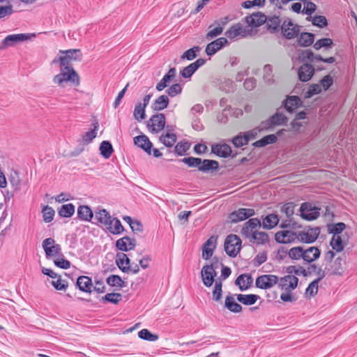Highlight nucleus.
I'll use <instances>...</instances> for the list:
<instances>
[{"label":"nucleus","mask_w":357,"mask_h":357,"mask_svg":"<svg viewBox=\"0 0 357 357\" xmlns=\"http://www.w3.org/2000/svg\"><path fill=\"white\" fill-rule=\"evenodd\" d=\"M93 129L90 130L85 132L82 136V141L84 144H89L91 143L94 138H96L97 135L96 131L98 129L99 124L98 121H96L93 123Z\"/></svg>","instance_id":"a19ab883"},{"label":"nucleus","mask_w":357,"mask_h":357,"mask_svg":"<svg viewBox=\"0 0 357 357\" xmlns=\"http://www.w3.org/2000/svg\"><path fill=\"white\" fill-rule=\"evenodd\" d=\"M296 234L291 231H280L275 234V241L280 243H288L294 240Z\"/></svg>","instance_id":"c756f323"},{"label":"nucleus","mask_w":357,"mask_h":357,"mask_svg":"<svg viewBox=\"0 0 357 357\" xmlns=\"http://www.w3.org/2000/svg\"><path fill=\"white\" fill-rule=\"evenodd\" d=\"M298 278L291 274H288L284 277L278 278V288L282 291L280 295V299L284 302H294L296 297L292 293L298 286Z\"/></svg>","instance_id":"f03ea898"},{"label":"nucleus","mask_w":357,"mask_h":357,"mask_svg":"<svg viewBox=\"0 0 357 357\" xmlns=\"http://www.w3.org/2000/svg\"><path fill=\"white\" fill-rule=\"evenodd\" d=\"M287 121V116L284 114L278 112L271 116V122L273 123L274 126L283 125Z\"/></svg>","instance_id":"4d7b16f0"},{"label":"nucleus","mask_w":357,"mask_h":357,"mask_svg":"<svg viewBox=\"0 0 357 357\" xmlns=\"http://www.w3.org/2000/svg\"><path fill=\"white\" fill-rule=\"evenodd\" d=\"M278 282V277L275 275H261L257 278L255 285L261 289H271Z\"/></svg>","instance_id":"4468645a"},{"label":"nucleus","mask_w":357,"mask_h":357,"mask_svg":"<svg viewBox=\"0 0 357 357\" xmlns=\"http://www.w3.org/2000/svg\"><path fill=\"white\" fill-rule=\"evenodd\" d=\"M255 214L253 208H241L231 212L229 215V219L231 222L236 223L247 220Z\"/></svg>","instance_id":"f8f14e48"},{"label":"nucleus","mask_w":357,"mask_h":357,"mask_svg":"<svg viewBox=\"0 0 357 357\" xmlns=\"http://www.w3.org/2000/svg\"><path fill=\"white\" fill-rule=\"evenodd\" d=\"M165 116L162 113L153 115L147 122V127L152 132L158 133L165 127Z\"/></svg>","instance_id":"9d476101"},{"label":"nucleus","mask_w":357,"mask_h":357,"mask_svg":"<svg viewBox=\"0 0 357 357\" xmlns=\"http://www.w3.org/2000/svg\"><path fill=\"white\" fill-rule=\"evenodd\" d=\"M74 213L75 206L71 203L62 205L59 211V215L64 218H70Z\"/></svg>","instance_id":"a18cd8bd"},{"label":"nucleus","mask_w":357,"mask_h":357,"mask_svg":"<svg viewBox=\"0 0 357 357\" xmlns=\"http://www.w3.org/2000/svg\"><path fill=\"white\" fill-rule=\"evenodd\" d=\"M319 282L318 281H316V280H313L312 282H310L308 285V287H307L306 290H305V295L306 296H314V295L317 294V291H318V284H319Z\"/></svg>","instance_id":"0e129e2a"},{"label":"nucleus","mask_w":357,"mask_h":357,"mask_svg":"<svg viewBox=\"0 0 357 357\" xmlns=\"http://www.w3.org/2000/svg\"><path fill=\"white\" fill-rule=\"evenodd\" d=\"M216 241L217 237L212 236L205 242L202 250L203 259L207 260L212 257L213 250L215 248Z\"/></svg>","instance_id":"5701e85b"},{"label":"nucleus","mask_w":357,"mask_h":357,"mask_svg":"<svg viewBox=\"0 0 357 357\" xmlns=\"http://www.w3.org/2000/svg\"><path fill=\"white\" fill-rule=\"evenodd\" d=\"M116 264L123 273H129L130 260L127 255L123 252L117 253Z\"/></svg>","instance_id":"bb28decb"},{"label":"nucleus","mask_w":357,"mask_h":357,"mask_svg":"<svg viewBox=\"0 0 357 357\" xmlns=\"http://www.w3.org/2000/svg\"><path fill=\"white\" fill-rule=\"evenodd\" d=\"M331 245L333 249L337 252H341L344 250L343 242L342 238L340 236H333L331 241Z\"/></svg>","instance_id":"13d9d810"},{"label":"nucleus","mask_w":357,"mask_h":357,"mask_svg":"<svg viewBox=\"0 0 357 357\" xmlns=\"http://www.w3.org/2000/svg\"><path fill=\"white\" fill-rule=\"evenodd\" d=\"M266 16L261 13H253L245 17V22L251 27H257L265 23Z\"/></svg>","instance_id":"412c9836"},{"label":"nucleus","mask_w":357,"mask_h":357,"mask_svg":"<svg viewBox=\"0 0 357 357\" xmlns=\"http://www.w3.org/2000/svg\"><path fill=\"white\" fill-rule=\"evenodd\" d=\"M214 24L209 26L208 29L210 30L206 35V39L207 40H211L212 39L216 38L217 36L222 34L223 31V29L221 26H218V25H215V26L213 28Z\"/></svg>","instance_id":"09e8293b"},{"label":"nucleus","mask_w":357,"mask_h":357,"mask_svg":"<svg viewBox=\"0 0 357 357\" xmlns=\"http://www.w3.org/2000/svg\"><path fill=\"white\" fill-rule=\"evenodd\" d=\"M242 241L236 234H229L227 236L224 248L226 253L231 257H235L241 249Z\"/></svg>","instance_id":"39448f33"},{"label":"nucleus","mask_w":357,"mask_h":357,"mask_svg":"<svg viewBox=\"0 0 357 357\" xmlns=\"http://www.w3.org/2000/svg\"><path fill=\"white\" fill-rule=\"evenodd\" d=\"M136 246V241L128 236H124L118 239L116 242V247L118 250L123 252H128L133 250Z\"/></svg>","instance_id":"aec40b11"},{"label":"nucleus","mask_w":357,"mask_h":357,"mask_svg":"<svg viewBox=\"0 0 357 357\" xmlns=\"http://www.w3.org/2000/svg\"><path fill=\"white\" fill-rule=\"evenodd\" d=\"M295 204L293 202H288L281 207V212L285 213L287 218L291 217L294 213Z\"/></svg>","instance_id":"338daca9"},{"label":"nucleus","mask_w":357,"mask_h":357,"mask_svg":"<svg viewBox=\"0 0 357 357\" xmlns=\"http://www.w3.org/2000/svg\"><path fill=\"white\" fill-rule=\"evenodd\" d=\"M206 63V60L204 59H198L195 62L190 63L188 66L185 67L181 71V75L184 78H190L196 70L204 66Z\"/></svg>","instance_id":"a211bd4d"},{"label":"nucleus","mask_w":357,"mask_h":357,"mask_svg":"<svg viewBox=\"0 0 357 357\" xmlns=\"http://www.w3.org/2000/svg\"><path fill=\"white\" fill-rule=\"evenodd\" d=\"M176 135L174 132H166L160 137V141L167 147H172L176 142Z\"/></svg>","instance_id":"79ce46f5"},{"label":"nucleus","mask_w":357,"mask_h":357,"mask_svg":"<svg viewBox=\"0 0 357 357\" xmlns=\"http://www.w3.org/2000/svg\"><path fill=\"white\" fill-rule=\"evenodd\" d=\"M56 278V280L51 282L52 285L58 291H66L68 287V281L62 280L60 275Z\"/></svg>","instance_id":"5fc2aeb1"},{"label":"nucleus","mask_w":357,"mask_h":357,"mask_svg":"<svg viewBox=\"0 0 357 357\" xmlns=\"http://www.w3.org/2000/svg\"><path fill=\"white\" fill-rule=\"evenodd\" d=\"M228 44V40L226 38H219L206 45L205 52L208 56L215 54L218 51L222 49L224 46Z\"/></svg>","instance_id":"f3484780"},{"label":"nucleus","mask_w":357,"mask_h":357,"mask_svg":"<svg viewBox=\"0 0 357 357\" xmlns=\"http://www.w3.org/2000/svg\"><path fill=\"white\" fill-rule=\"evenodd\" d=\"M302 101L301 98L296 96H289L284 102V107L286 110L290 113L295 111L301 105Z\"/></svg>","instance_id":"7c9ffc66"},{"label":"nucleus","mask_w":357,"mask_h":357,"mask_svg":"<svg viewBox=\"0 0 357 357\" xmlns=\"http://www.w3.org/2000/svg\"><path fill=\"white\" fill-rule=\"evenodd\" d=\"M99 149L100 154L106 159L109 158L114 151L112 145L109 141L102 142Z\"/></svg>","instance_id":"37998d69"},{"label":"nucleus","mask_w":357,"mask_h":357,"mask_svg":"<svg viewBox=\"0 0 357 357\" xmlns=\"http://www.w3.org/2000/svg\"><path fill=\"white\" fill-rule=\"evenodd\" d=\"M218 166L219 164L216 160L208 159L202 160L201 159V165H199V170L203 172L213 171L218 169Z\"/></svg>","instance_id":"4c0bfd02"},{"label":"nucleus","mask_w":357,"mask_h":357,"mask_svg":"<svg viewBox=\"0 0 357 357\" xmlns=\"http://www.w3.org/2000/svg\"><path fill=\"white\" fill-rule=\"evenodd\" d=\"M235 295H229L226 296L225 301V307L230 312L234 313H239L242 312V306L236 302Z\"/></svg>","instance_id":"c85d7f7f"},{"label":"nucleus","mask_w":357,"mask_h":357,"mask_svg":"<svg viewBox=\"0 0 357 357\" xmlns=\"http://www.w3.org/2000/svg\"><path fill=\"white\" fill-rule=\"evenodd\" d=\"M314 73V68L311 64L302 65L298 72L299 79L302 82L309 81Z\"/></svg>","instance_id":"b1692460"},{"label":"nucleus","mask_w":357,"mask_h":357,"mask_svg":"<svg viewBox=\"0 0 357 357\" xmlns=\"http://www.w3.org/2000/svg\"><path fill=\"white\" fill-rule=\"evenodd\" d=\"M266 23L268 29L273 33L278 30L281 23V20L278 16H272L268 18L266 17Z\"/></svg>","instance_id":"c03bdc74"},{"label":"nucleus","mask_w":357,"mask_h":357,"mask_svg":"<svg viewBox=\"0 0 357 357\" xmlns=\"http://www.w3.org/2000/svg\"><path fill=\"white\" fill-rule=\"evenodd\" d=\"M181 161L190 167H197L199 169V165H201V158H199L188 157L181 159Z\"/></svg>","instance_id":"e2e57ef3"},{"label":"nucleus","mask_w":357,"mask_h":357,"mask_svg":"<svg viewBox=\"0 0 357 357\" xmlns=\"http://www.w3.org/2000/svg\"><path fill=\"white\" fill-rule=\"evenodd\" d=\"M202 278L204 284L207 287H211L215 281V277L217 273L214 271L213 266H204L201 271Z\"/></svg>","instance_id":"dca6fc26"},{"label":"nucleus","mask_w":357,"mask_h":357,"mask_svg":"<svg viewBox=\"0 0 357 357\" xmlns=\"http://www.w3.org/2000/svg\"><path fill=\"white\" fill-rule=\"evenodd\" d=\"M284 130H280L277 132L276 135L271 134L266 135L259 140L256 141L253 143V146L255 147H264L268 144H274L277 142V135L280 136Z\"/></svg>","instance_id":"a878e982"},{"label":"nucleus","mask_w":357,"mask_h":357,"mask_svg":"<svg viewBox=\"0 0 357 357\" xmlns=\"http://www.w3.org/2000/svg\"><path fill=\"white\" fill-rule=\"evenodd\" d=\"M82 54L79 49L59 50L58 56L52 61L53 63H59L60 67L64 69H74L72 64L73 61H80Z\"/></svg>","instance_id":"7ed1b4c3"},{"label":"nucleus","mask_w":357,"mask_h":357,"mask_svg":"<svg viewBox=\"0 0 357 357\" xmlns=\"http://www.w3.org/2000/svg\"><path fill=\"white\" fill-rule=\"evenodd\" d=\"M77 216L82 220L90 222L93 217V213L88 206L82 205L77 208Z\"/></svg>","instance_id":"e433bc0d"},{"label":"nucleus","mask_w":357,"mask_h":357,"mask_svg":"<svg viewBox=\"0 0 357 357\" xmlns=\"http://www.w3.org/2000/svg\"><path fill=\"white\" fill-rule=\"evenodd\" d=\"M320 210L309 202L303 203L300 207L301 217L309 221L316 220L320 215Z\"/></svg>","instance_id":"6e6552de"},{"label":"nucleus","mask_w":357,"mask_h":357,"mask_svg":"<svg viewBox=\"0 0 357 357\" xmlns=\"http://www.w3.org/2000/svg\"><path fill=\"white\" fill-rule=\"evenodd\" d=\"M200 47L199 46L193 47L185 51L181 56L182 59H187L192 61L196 58L197 53L199 52Z\"/></svg>","instance_id":"bf43d9fd"},{"label":"nucleus","mask_w":357,"mask_h":357,"mask_svg":"<svg viewBox=\"0 0 357 357\" xmlns=\"http://www.w3.org/2000/svg\"><path fill=\"white\" fill-rule=\"evenodd\" d=\"M314 35L311 33H302L298 38V43L300 46L308 47L314 42Z\"/></svg>","instance_id":"58836bf2"},{"label":"nucleus","mask_w":357,"mask_h":357,"mask_svg":"<svg viewBox=\"0 0 357 357\" xmlns=\"http://www.w3.org/2000/svg\"><path fill=\"white\" fill-rule=\"evenodd\" d=\"M138 336L139 338L148 340L150 342H155L158 340L159 337L156 334L151 333L148 329L144 328L139 331Z\"/></svg>","instance_id":"603ef678"},{"label":"nucleus","mask_w":357,"mask_h":357,"mask_svg":"<svg viewBox=\"0 0 357 357\" xmlns=\"http://www.w3.org/2000/svg\"><path fill=\"white\" fill-rule=\"evenodd\" d=\"M238 302L245 305H251L255 304L260 297L256 294H236Z\"/></svg>","instance_id":"473e14b6"},{"label":"nucleus","mask_w":357,"mask_h":357,"mask_svg":"<svg viewBox=\"0 0 357 357\" xmlns=\"http://www.w3.org/2000/svg\"><path fill=\"white\" fill-rule=\"evenodd\" d=\"M307 21H312L313 25L317 26L320 28H323L327 26V20L323 15H317L313 17H307L306 18Z\"/></svg>","instance_id":"8fccbe9b"},{"label":"nucleus","mask_w":357,"mask_h":357,"mask_svg":"<svg viewBox=\"0 0 357 357\" xmlns=\"http://www.w3.org/2000/svg\"><path fill=\"white\" fill-rule=\"evenodd\" d=\"M134 143L145 151L147 153L151 154L152 144L146 135H139L134 137Z\"/></svg>","instance_id":"cd10ccee"},{"label":"nucleus","mask_w":357,"mask_h":357,"mask_svg":"<svg viewBox=\"0 0 357 357\" xmlns=\"http://www.w3.org/2000/svg\"><path fill=\"white\" fill-rule=\"evenodd\" d=\"M42 246L47 259L63 256L61 245L56 243L55 240L52 238H45L43 241Z\"/></svg>","instance_id":"423d86ee"},{"label":"nucleus","mask_w":357,"mask_h":357,"mask_svg":"<svg viewBox=\"0 0 357 357\" xmlns=\"http://www.w3.org/2000/svg\"><path fill=\"white\" fill-rule=\"evenodd\" d=\"M222 296V282L221 278H218L215 282V286L212 292L213 300L218 302L221 301Z\"/></svg>","instance_id":"ea45409f"},{"label":"nucleus","mask_w":357,"mask_h":357,"mask_svg":"<svg viewBox=\"0 0 357 357\" xmlns=\"http://www.w3.org/2000/svg\"><path fill=\"white\" fill-rule=\"evenodd\" d=\"M122 300V295L120 293H108L102 298L103 302H109L114 304L119 303Z\"/></svg>","instance_id":"6e6d98bb"},{"label":"nucleus","mask_w":357,"mask_h":357,"mask_svg":"<svg viewBox=\"0 0 357 357\" xmlns=\"http://www.w3.org/2000/svg\"><path fill=\"white\" fill-rule=\"evenodd\" d=\"M29 38V35L26 33L8 35L1 41L0 45V50H4L9 47L14 46L15 44L27 40Z\"/></svg>","instance_id":"ddd939ff"},{"label":"nucleus","mask_w":357,"mask_h":357,"mask_svg":"<svg viewBox=\"0 0 357 357\" xmlns=\"http://www.w3.org/2000/svg\"><path fill=\"white\" fill-rule=\"evenodd\" d=\"M190 148V145L188 142H178L174 148L175 153L178 155H183L185 153V152Z\"/></svg>","instance_id":"69168bd1"},{"label":"nucleus","mask_w":357,"mask_h":357,"mask_svg":"<svg viewBox=\"0 0 357 357\" xmlns=\"http://www.w3.org/2000/svg\"><path fill=\"white\" fill-rule=\"evenodd\" d=\"M182 91V88L181 84L176 83L172 84L167 90V93L170 97H175L177 95L180 94Z\"/></svg>","instance_id":"774afa93"},{"label":"nucleus","mask_w":357,"mask_h":357,"mask_svg":"<svg viewBox=\"0 0 357 357\" xmlns=\"http://www.w3.org/2000/svg\"><path fill=\"white\" fill-rule=\"evenodd\" d=\"M282 36L287 39L297 37L300 32L299 26L294 24L290 19H286L281 26Z\"/></svg>","instance_id":"1a4fd4ad"},{"label":"nucleus","mask_w":357,"mask_h":357,"mask_svg":"<svg viewBox=\"0 0 357 357\" xmlns=\"http://www.w3.org/2000/svg\"><path fill=\"white\" fill-rule=\"evenodd\" d=\"M279 222L278 216L275 214H269L266 215L261 223V227L266 229H271L275 227Z\"/></svg>","instance_id":"c9c22d12"},{"label":"nucleus","mask_w":357,"mask_h":357,"mask_svg":"<svg viewBox=\"0 0 357 357\" xmlns=\"http://www.w3.org/2000/svg\"><path fill=\"white\" fill-rule=\"evenodd\" d=\"M212 151L217 155L222 158H227L231 153V147L226 144L213 145L212 146Z\"/></svg>","instance_id":"2f4dec72"},{"label":"nucleus","mask_w":357,"mask_h":357,"mask_svg":"<svg viewBox=\"0 0 357 357\" xmlns=\"http://www.w3.org/2000/svg\"><path fill=\"white\" fill-rule=\"evenodd\" d=\"M112 216L105 209H99L95 211V224L101 225L106 227L109 225Z\"/></svg>","instance_id":"393cba45"},{"label":"nucleus","mask_w":357,"mask_h":357,"mask_svg":"<svg viewBox=\"0 0 357 357\" xmlns=\"http://www.w3.org/2000/svg\"><path fill=\"white\" fill-rule=\"evenodd\" d=\"M321 255V251L317 247L303 246V261L311 263L317 259Z\"/></svg>","instance_id":"6ab92c4d"},{"label":"nucleus","mask_w":357,"mask_h":357,"mask_svg":"<svg viewBox=\"0 0 357 357\" xmlns=\"http://www.w3.org/2000/svg\"><path fill=\"white\" fill-rule=\"evenodd\" d=\"M345 259L343 257H337L329 264H326L325 270L328 275H341L345 269Z\"/></svg>","instance_id":"0eeeda50"},{"label":"nucleus","mask_w":357,"mask_h":357,"mask_svg":"<svg viewBox=\"0 0 357 357\" xmlns=\"http://www.w3.org/2000/svg\"><path fill=\"white\" fill-rule=\"evenodd\" d=\"M308 271L310 273H314L317 276V278L314 280L320 282L325 276L326 271L322 269L321 267L317 266L316 264H311L308 267Z\"/></svg>","instance_id":"49530a36"},{"label":"nucleus","mask_w":357,"mask_h":357,"mask_svg":"<svg viewBox=\"0 0 357 357\" xmlns=\"http://www.w3.org/2000/svg\"><path fill=\"white\" fill-rule=\"evenodd\" d=\"M107 283L112 287H123V281L120 276L112 275L107 278Z\"/></svg>","instance_id":"680f3d73"},{"label":"nucleus","mask_w":357,"mask_h":357,"mask_svg":"<svg viewBox=\"0 0 357 357\" xmlns=\"http://www.w3.org/2000/svg\"><path fill=\"white\" fill-rule=\"evenodd\" d=\"M60 73L53 78L54 84L63 86L64 82H69L75 86L79 85V77L74 69H64V67H60Z\"/></svg>","instance_id":"20e7f679"},{"label":"nucleus","mask_w":357,"mask_h":357,"mask_svg":"<svg viewBox=\"0 0 357 357\" xmlns=\"http://www.w3.org/2000/svg\"><path fill=\"white\" fill-rule=\"evenodd\" d=\"M145 108L142 102H137L135 107L133 116L137 121H141L146 117Z\"/></svg>","instance_id":"de8ad7c7"},{"label":"nucleus","mask_w":357,"mask_h":357,"mask_svg":"<svg viewBox=\"0 0 357 357\" xmlns=\"http://www.w3.org/2000/svg\"><path fill=\"white\" fill-rule=\"evenodd\" d=\"M248 33L249 30L244 28L241 23H236L232 25L225 34L230 40H234L238 37L244 38Z\"/></svg>","instance_id":"2eb2a0df"},{"label":"nucleus","mask_w":357,"mask_h":357,"mask_svg":"<svg viewBox=\"0 0 357 357\" xmlns=\"http://www.w3.org/2000/svg\"><path fill=\"white\" fill-rule=\"evenodd\" d=\"M320 234L319 227L310 228L306 230L301 231L296 234V238L301 242L305 243H312L314 242Z\"/></svg>","instance_id":"9b49d317"},{"label":"nucleus","mask_w":357,"mask_h":357,"mask_svg":"<svg viewBox=\"0 0 357 357\" xmlns=\"http://www.w3.org/2000/svg\"><path fill=\"white\" fill-rule=\"evenodd\" d=\"M106 229L113 234H120L123 231L124 228L118 218H112L109 225L106 227Z\"/></svg>","instance_id":"72a5a7b5"},{"label":"nucleus","mask_w":357,"mask_h":357,"mask_svg":"<svg viewBox=\"0 0 357 357\" xmlns=\"http://www.w3.org/2000/svg\"><path fill=\"white\" fill-rule=\"evenodd\" d=\"M42 213L43 220L45 222H50L53 220L55 213L54 210L49 206H44Z\"/></svg>","instance_id":"052dcab7"},{"label":"nucleus","mask_w":357,"mask_h":357,"mask_svg":"<svg viewBox=\"0 0 357 357\" xmlns=\"http://www.w3.org/2000/svg\"><path fill=\"white\" fill-rule=\"evenodd\" d=\"M288 254L292 259H303V246L294 247L289 250Z\"/></svg>","instance_id":"3c124183"},{"label":"nucleus","mask_w":357,"mask_h":357,"mask_svg":"<svg viewBox=\"0 0 357 357\" xmlns=\"http://www.w3.org/2000/svg\"><path fill=\"white\" fill-rule=\"evenodd\" d=\"M333 44V43L332 39L329 38H324L316 41L313 47L317 50H320L322 47L328 49L332 47Z\"/></svg>","instance_id":"864d4df0"},{"label":"nucleus","mask_w":357,"mask_h":357,"mask_svg":"<svg viewBox=\"0 0 357 357\" xmlns=\"http://www.w3.org/2000/svg\"><path fill=\"white\" fill-rule=\"evenodd\" d=\"M261 227V222L259 219L250 218L244 223L241 234L251 243L264 245L269 241V236L266 232L258 231Z\"/></svg>","instance_id":"f257e3e1"},{"label":"nucleus","mask_w":357,"mask_h":357,"mask_svg":"<svg viewBox=\"0 0 357 357\" xmlns=\"http://www.w3.org/2000/svg\"><path fill=\"white\" fill-rule=\"evenodd\" d=\"M169 102V100L167 96L161 95L157 99L155 100L152 104V109L154 111L163 110L167 107Z\"/></svg>","instance_id":"f704fd0d"},{"label":"nucleus","mask_w":357,"mask_h":357,"mask_svg":"<svg viewBox=\"0 0 357 357\" xmlns=\"http://www.w3.org/2000/svg\"><path fill=\"white\" fill-rule=\"evenodd\" d=\"M76 286L81 291L89 293L92 292L93 285L92 280L89 276L82 275L77 279Z\"/></svg>","instance_id":"4be33fe9"}]
</instances>
